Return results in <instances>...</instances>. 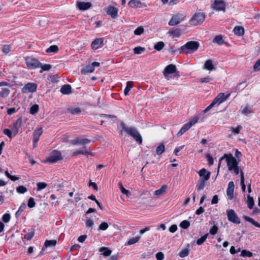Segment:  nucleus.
Here are the masks:
<instances>
[{
	"mask_svg": "<svg viewBox=\"0 0 260 260\" xmlns=\"http://www.w3.org/2000/svg\"><path fill=\"white\" fill-rule=\"evenodd\" d=\"M120 126L127 134L133 137L134 139L139 144L142 143V138L140 133L134 127H128L123 122H121Z\"/></svg>",
	"mask_w": 260,
	"mask_h": 260,
	"instance_id": "obj_1",
	"label": "nucleus"
},
{
	"mask_svg": "<svg viewBox=\"0 0 260 260\" xmlns=\"http://www.w3.org/2000/svg\"><path fill=\"white\" fill-rule=\"evenodd\" d=\"M198 173L201 178L198 181L197 188L198 191H200L206 186V181L210 177V172L207 171L205 168H203L199 171Z\"/></svg>",
	"mask_w": 260,
	"mask_h": 260,
	"instance_id": "obj_2",
	"label": "nucleus"
},
{
	"mask_svg": "<svg viewBox=\"0 0 260 260\" xmlns=\"http://www.w3.org/2000/svg\"><path fill=\"white\" fill-rule=\"evenodd\" d=\"M200 46L199 43L196 41H190L187 42L185 45L179 49L180 53L188 54L197 51Z\"/></svg>",
	"mask_w": 260,
	"mask_h": 260,
	"instance_id": "obj_3",
	"label": "nucleus"
},
{
	"mask_svg": "<svg viewBox=\"0 0 260 260\" xmlns=\"http://www.w3.org/2000/svg\"><path fill=\"white\" fill-rule=\"evenodd\" d=\"M224 159H226L228 169L230 171H232L233 168L238 165V161L237 159L233 156L231 153L226 154L225 153L220 159L218 166V171H219V168L221 165V161Z\"/></svg>",
	"mask_w": 260,
	"mask_h": 260,
	"instance_id": "obj_4",
	"label": "nucleus"
},
{
	"mask_svg": "<svg viewBox=\"0 0 260 260\" xmlns=\"http://www.w3.org/2000/svg\"><path fill=\"white\" fill-rule=\"evenodd\" d=\"M205 14L203 13H196L190 20V24L193 26L200 25L205 20Z\"/></svg>",
	"mask_w": 260,
	"mask_h": 260,
	"instance_id": "obj_5",
	"label": "nucleus"
},
{
	"mask_svg": "<svg viewBox=\"0 0 260 260\" xmlns=\"http://www.w3.org/2000/svg\"><path fill=\"white\" fill-rule=\"evenodd\" d=\"M26 63L27 67L31 69L40 68L42 66V63L38 60L31 57L26 58Z\"/></svg>",
	"mask_w": 260,
	"mask_h": 260,
	"instance_id": "obj_6",
	"label": "nucleus"
},
{
	"mask_svg": "<svg viewBox=\"0 0 260 260\" xmlns=\"http://www.w3.org/2000/svg\"><path fill=\"white\" fill-rule=\"evenodd\" d=\"M62 156L60 151L54 150H53L50 156L47 158V161L49 162L54 163L58 160L62 159Z\"/></svg>",
	"mask_w": 260,
	"mask_h": 260,
	"instance_id": "obj_7",
	"label": "nucleus"
},
{
	"mask_svg": "<svg viewBox=\"0 0 260 260\" xmlns=\"http://www.w3.org/2000/svg\"><path fill=\"white\" fill-rule=\"evenodd\" d=\"M226 214L228 220L236 224H239L240 223V219L234 210H228L226 211Z\"/></svg>",
	"mask_w": 260,
	"mask_h": 260,
	"instance_id": "obj_8",
	"label": "nucleus"
},
{
	"mask_svg": "<svg viewBox=\"0 0 260 260\" xmlns=\"http://www.w3.org/2000/svg\"><path fill=\"white\" fill-rule=\"evenodd\" d=\"M184 19V16L181 14H177L172 16L168 24L170 26L178 24Z\"/></svg>",
	"mask_w": 260,
	"mask_h": 260,
	"instance_id": "obj_9",
	"label": "nucleus"
},
{
	"mask_svg": "<svg viewBox=\"0 0 260 260\" xmlns=\"http://www.w3.org/2000/svg\"><path fill=\"white\" fill-rule=\"evenodd\" d=\"M230 95V93H228L225 95L224 93H220L216 96L212 103L214 104V105L217 103H218V105H219L220 104L228 100Z\"/></svg>",
	"mask_w": 260,
	"mask_h": 260,
	"instance_id": "obj_10",
	"label": "nucleus"
},
{
	"mask_svg": "<svg viewBox=\"0 0 260 260\" xmlns=\"http://www.w3.org/2000/svg\"><path fill=\"white\" fill-rule=\"evenodd\" d=\"M21 118H18L15 121L12 123L11 128L14 136L16 135L18 133L19 129L21 126Z\"/></svg>",
	"mask_w": 260,
	"mask_h": 260,
	"instance_id": "obj_11",
	"label": "nucleus"
},
{
	"mask_svg": "<svg viewBox=\"0 0 260 260\" xmlns=\"http://www.w3.org/2000/svg\"><path fill=\"white\" fill-rule=\"evenodd\" d=\"M37 85L34 83H28L26 84L22 88V91L23 93L34 92L36 91Z\"/></svg>",
	"mask_w": 260,
	"mask_h": 260,
	"instance_id": "obj_12",
	"label": "nucleus"
},
{
	"mask_svg": "<svg viewBox=\"0 0 260 260\" xmlns=\"http://www.w3.org/2000/svg\"><path fill=\"white\" fill-rule=\"evenodd\" d=\"M213 8L214 10L218 11H221L225 12V4L224 1L222 0H215L213 4Z\"/></svg>",
	"mask_w": 260,
	"mask_h": 260,
	"instance_id": "obj_13",
	"label": "nucleus"
},
{
	"mask_svg": "<svg viewBox=\"0 0 260 260\" xmlns=\"http://www.w3.org/2000/svg\"><path fill=\"white\" fill-rule=\"evenodd\" d=\"M176 71V66L173 64H170L165 68L164 71H163V74L166 78L169 79V78H168V75L175 73Z\"/></svg>",
	"mask_w": 260,
	"mask_h": 260,
	"instance_id": "obj_14",
	"label": "nucleus"
},
{
	"mask_svg": "<svg viewBox=\"0 0 260 260\" xmlns=\"http://www.w3.org/2000/svg\"><path fill=\"white\" fill-rule=\"evenodd\" d=\"M43 131L42 128H38L33 133V145L34 147H36V145L39 140L40 136L42 134Z\"/></svg>",
	"mask_w": 260,
	"mask_h": 260,
	"instance_id": "obj_15",
	"label": "nucleus"
},
{
	"mask_svg": "<svg viewBox=\"0 0 260 260\" xmlns=\"http://www.w3.org/2000/svg\"><path fill=\"white\" fill-rule=\"evenodd\" d=\"M234 182L233 181L229 182L226 190V194L230 200H232L234 198Z\"/></svg>",
	"mask_w": 260,
	"mask_h": 260,
	"instance_id": "obj_16",
	"label": "nucleus"
},
{
	"mask_svg": "<svg viewBox=\"0 0 260 260\" xmlns=\"http://www.w3.org/2000/svg\"><path fill=\"white\" fill-rule=\"evenodd\" d=\"M77 6L80 10L85 11L91 7V4L90 2H77Z\"/></svg>",
	"mask_w": 260,
	"mask_h": 260,
	"instance_id": "obj_17",
	"label": "nucleus"
},
{
	"mask_svg": "<svg viewBox=\"0 0 260 260\" xmlns=\"http://www.w3.org/2000/svg\"><path fill=\"white\" fill-rule=\"evenodd\" d=\"M107 13L108 15H110L111 17L115 19L117 17L118 15V9L113 6H109L107 8Z\"/></svg>",
	"mask_w": 260,
	"mask_h": 260,
	"instance_id": "obj_18",
	"label": "nucleus"
},
{
	"mask_svg": "<svg viewBox=\"0 0 260 260\" xmlns=\"http://www.w3.org/2000/svg\"><path fill=\"white\" fill-rule=\"evenodd\" d=\"M103 39L99 38L93 40L91 43V47L92 49H97L102 45L103 43Z\"/></svg>",
	"mask_w": 260,
	"mask_h": 260,
	"instance_id": "obj_19",
	"label": "nucleus"
},
{
	"mask_svg": "<svg viewBox=\"0 0 260 260\" xmlns=\"http://www.w3.org/2000/svg\"><path fill=\"white\" fill-rule=\"evenodd\" d=\"M128 5L133 8H141L143 7L141 2L139 0H131L128 2Z\"/></svg>",
	"mask_w": 260,
	"mask_h": 260,
	"instance_id": "obj_20",
	"label": "nucleus"
},
{
	"mask_svg": "<svg viewBox=\"0 0 260 260\" xmlns=\"http://www.w3.org/2000/svg\"><path fill=\"white\" fill-rule=\"evenodd\" d=\"M60 92L63 94H69L72 93V87L69 84H65L60 88Z\"/></svg>",
	"mask_w": 260,
	"mask_h": 260,
	"instance_id": "obj_21",
	"label": "nucleus"
},
{
	"mask_svg": "<svg viewBox=\"0 0 260 260\" xmlns=\"http://www.w3.org/2000/svg\"><path fill=\"white\" fill-rule=\"evenodd\" d=\"M203 68L210 71H212L214 69L213 60L211 59L207 60L204 63Z\"/></svg>",
	"mask_w": 260,
	"mask_h": 260,
	"instance_id": "obj_22",
	"label": "nucleus"
},
{
	"mask_svg": "<svg viewBox=\"0 0 260 260\" xmlns=\"http://www.w3.org/2000/svg\"><path fill=\"white\" fill-rule=\"evenodd\" d=\"M89 148H87V147H85L84 148V149H81V150H78L76 151H75L73 154V155H77L78 154H84V155H88V154H90V152H89Z\"/></svg>",
	"mask_w": 260,
	"mask_h": 260,
	"instance_id": "obj_23",
	"label": "nucleus"
},
{
	"mask_svg": "<svg viewBox=\"0 0 260 260\" xmlns=\"http://www.w3.org/2000/svg\"><path fill=\"white\" fill-rule=\"evenodd\" d=\"M233 31L235 35L241 36L244 33V29L242 26H236L234 27Z\"/></svg>",
	"mask_w": 260,
	"mask_h": 260,
	"instance_id": "obj_24",
	"label": "nucleus"
},
{
	"mask_svg": "<svg viewBox=\"0 0 260 260\" xmlns=\"http://www.w3.org/2000/svg\"><path fill=\"white\" fill-rule=\"evenodd\" d=\"M253 112V109L251 106L246 105L242 109H241V113L245 116H248V114Z\"/></svg>",
	"mask_w": 260,
	"mask_h": 260,
	"instance_id": "obj_25",
	"label": "nucleus"
},
{
	"mask_svg": "<svg viewBox=\"0 0 260 260\" xmlns=\"http://www.w3.org/2000/svg\"><path fill=\"white\" fill-rule=\"evenodd\" d=\"M67 112L76 115L81 113V110L79 107H70L67 108Z\"/></svg>",
	"mask_w": 260,
	"mask_h": 260,
	"instance_id": "obj_26",
	"label": "nucleus"
},
{
	"mask_svg": "<svg viewBox=\"0 0 260 260\" xmlns=\"http://www.w3.org/2000/svg\"><path fill=\"white\" fill-rule=\"evenodd\" d=\"M89 142L90 140L87 139L77 138L76 139L73 140L72 143L73 144H80L84 145L89 143Z\"/></svg>",
	"mask_w": 260,
	"mask_h": 260,
	"instance_id": "obj_27",
	"label": "nucleus"
},
{
	"mask_svg": "<svg viewBox=\"0 0 260 260\" xmlns=\"http://www.w3.org/2000/svg\"><path fill=\"white\" fill-rule=\"evenodd\" d=\"M94 70V68H93L91 64H90L84 67L81 70V73L85 75L88 73H92Z\"/></svg>",
	"mask_w": 260,
	"mask_h": 260,
	"instance_id": "obj_28",
	"label": "nucleus"
},
{
	"mask_svg": "<svg viewBox=\"0 0 260 260\" xmlns=\"http://www.w3.org/2000/svg\"><path fill=\"white\" fill-rule=\"evenodd\" d=\"M191 126L187 122L185 124L183 127L180 129V131L177 133V137H180L186 131L189 129Z\"/></svg>",
	"mask_w": 260,
	"mask_h": 260,
	"instance_id": "obj_29",
	"label": "nucleus"
},
{
	"mask_svg": "<svg viewBox=\"0 0 260 260\" xmlns=\"http://www.w3.org/2000/svg\"><path fill=\"white\" fill-rule=\"evenodd\" d=\"M191 126L187 122L185 124L183 127L180 129V131L177 133V137H180L186 131L189 129Z\"/></svg>",
	"mask_w": 260,
	"mask_h": 260,
	"instance_id": "obj_30",
	"label": "nucleus"
},
{
	"mask_svg": "<svg viewBox=\"0 0 260 260\" xmlns=\"http://www.w3.org/2000/svg\"><path fill=\"white\" fill-rule=\"evenodd\" d=\"M168 33L172 35L173 38H178L181 35V30L179 28H176L174 29L170 30Z\"/></svg>",
	"mask_w": 260,
	"mask_h": 260,
	"instance_id": "obj_31",
	"label": "nucleus"
},
{
	"mask_svg": "<svg viewBox=\"0 0 260 260\" xmlns=\"http://www.w3.org/2000/svg\"><path fill=\"white\" fill-rule=\"evenodd\" d=\"M167 186L166 185H163L160 188L154 191V194L156 196H160L166 191Z\"/></svg>",
	"mask_w": 260,
	"mask_h": 260,
	"instance_id": "obj_32",
	"label": "nucleus"
},
{
	"mask_svg": "<svg viewBox=\"0 0 260 260\" xmlns=\"http://www.w3.org/2000/svg\"><path fill=\"white\" fill-rule=\"evenodd\" d=\"M57 242L56 240H46L44 243V246L45 247H55L56 245Z\"/></svg>",
	"mask_w": 260,
	"mask_h": 260,
	"instance_id": "obj_33",
	"label": "nucleus"
},
{
	"mask_svg": "<svg viewBox=\"0 0 260 260\" xmlns=\"http://www.w3.org/2000/svg\"><path fill=\"white\" fill-rule=\"evenodd\" d=\"M247 199L246 201V203L247 204L248 207L250 209L253 208V206L254 205V202L253 198L252 197H251L249 195L247 196Z\"/></svg>",
	"mask_w": 260,
	"mask_h": 260,
	"instance_id": "obj_34",
	"label": "nucleus"
},
{
	"mask_svg": "<svg viewBox=\"0 0 260 260\" xmlns=\"http://www.w3.org/2000/svg\"><path fill=\"white\" fill-rule=\"evenodd\" d=\"M244 218L245 220L250 222L251 224L255 226L257 228H260V224L258 223L257 221H255L253 218L247 216H244Z\"/></svg>",
	"mask_w": 260,
	"mask_h": 260,
	"instance_id": "obj_35",
	"label": "nucleus"
},
{
	"mask_svg": "<svg viewBox=\"0 0 260 260\" xmlns=\"http://www.w3.org/2000/svg\"><path fill=\"white\" fill-rule=\"evenodd\" d=\"M100 251L103 252V254L105 256H108L111 254V250L107 247H102L100 249Z\"/></svg>",
	"mask_w": 260,
	"mask_h": 260,
	"instance_id": "obj_36",
	"label": "nucleus"
},
{
	"mask_svg": "<svg viewBox=\"0 0 260 260\" xmlns=\"http://www.w3.org/2000/svg\"><path fill=\"white\" fill-rule=\"evenodd\" d=\"M213 42L218 45H222L223 43L222 37L221 35L216 36L213 39Z\"/></svg>",
	"mask_w": 260,
	"mask_h": 260,
	"instance_id": "obj_37",
	"label": "nucleus"
},
{
	"mask_svg": "<svg viewBox=\"0 0 260 260\" xmlns=\"http://www.w3.org/2000/svg\"><path fill=\"white\" fill-rule=\"evenodd\" d=\"M10 93V89L7 88H3L0 91V96L2 98L7 96Z\"/></svg>",
	"mask_w": 260,
	"mask_h": 260,
	"instance_id": "obj_38",
	"label": "nucleus"
},
{
	"mask_svg": "<svg viewBox=\"0 0 260 260\" xmlns=\"http://www.w3.org/2000/svg\"><path fill=\"white\" fill-rule=\"evenodd\" d=\"M26 208V205L24 203H22L18 209V210L15 213V216L17 218L19 217L21 213L24 211Z\"/></svg>",
	"mask_w": 260,
	"mask_h": 260,
	"instance_id": "obj_39",
	"label": "nucleus"
},
{
	"mask_svg": "<svg viewBox=\"0 0 260 260\" xmlns=\"http://www.w3.org/2000/svg\"><path fill=\"white\" fill-rule=\"evenodd\" d=\"M165 150V147L163 144H160L157 147L156 152L157 155L161 154Z\"/></svg>",
	"mask_w": 260,
	"mask_h": 260,
	"instance_id": "obj_40",
	"label": "nucleus"
},
{
	"mask_svg": "<svg viewBox=\"0 0 260 260\" xmlns=\"http://www.w3.org/2000/svg\"><path fill=\"white\" fill-rule=\"evenodd\" d=\"M209 235V233L206 234L204 236H202L200 238L197 240V244L198 245H202L206 240L208 236Z\"/></svg>",
	"mask_w": 260,
	"mask_h": 260,
	"instance_id": "obj_41",
	"label": "nucleus"
},
{
	"mask_svg": "<svg viewBox=\"0 0 260 260\" xmlns=\"http://www.w3.org/2000/svg\"><path fill=\"white\" fill-rule=\"evenodd\" d=\"M118 186L120 188V189L121 190V192L123 194H125L127 197H129L130 196L131 193L129 191L125 189L121 182L118 183Z\"/></svg>",
	"mask_w": 260,
	"mask_h": 260,
	"instance_id": "obj_42",
	"label": "nucleus"
},
{
	"mask_svg": "<svg viewBox=\"0 0 260 260\" xmlns=\"http://www.w3.org/2000/svg\"><path fill=\"white\" fill-rule=\"evenodd\" d=\"M240 177H241V181L240 184L241 185V188L242 191L244 192L246 190V185L244 183V174L243 172H241L240 173Z\"/></svg>",
	"mask_w": 260,
	"mask_h": 260,
	"instance_id": "obj_43",
	"label": "nucleus"
},
{
	"mask_svg": "<svg viewBox=\"0 0 260 260\" xmlns=\"http://www.w3.org/2000/svg\"><path fill=\"white\" fill-rule=\"evenodd\" d=\"M140 239V236H137V237H136L134 238H132L130 239L127 241V245H131L137 243L139 241Z\"/></svg>",
	"mask_w": 260,
	"mask_h": 260,
	"instance_id": "obj_44",
	"label": "nucleus"
},
{
	"mask_svg": "<svg viewBox=\"0 0 260 260\" xmlns=\"http://www.w3.org/2000/svg\"><path fill=\"white\" fill-rule=\"evenodd\" d=\"M164 43L163 42L160 41L154 45V48L157 51H160L164 48Z\"/></svg>",
	"mask_w": 260,
	"mask_h": 260,
	"instance_id": "obj_45",
	"label": "nucleus"
},
{
	"mask_svg": "<svg viewBox=\"0 0 260 260\" xmlns=\"http://www.w3.org/2000/svg\"><path fill=\"white\" fill-rule=\"evenodd\" d=\"M58 50V48L56 45H51L48 48H47L46 50V52L47 53L53 52L55 53L57 52Z\"/></svg>",
	"mask_w": 260,
	"mask_h": 260,
	"instance_id": "obj_46",
	"label": "nucleus"
},
{
	"mask_svg": "<svg viewBox=\"0 0 260 260\" xmlns=\"http://www.w3.org/2000/svg\"><path fill=\"white\" fill-rule=\"evenodd\" d=\"M132 82H127L126 83V86L124 90V94L126 95L128 94L129 91L131 90V88H132Z\"/></svg>",
	"mask_w": 260,
	"mask_h": 260,
	"instance_id": "obj_47",
	"label": "nucleus"
},
{
	"mask_svg": "<svg viewBox=\"0 0 260 260\" xmlns=\"http://www.w3.org/2000/svg\"><path fill=\"white\" fill-rule=\"evenodd\" d=\"M38 110L39 106L37 104H35L30 107L29 113L32 115H34L38 112Z\"/></svg>",
	"mask_w": 260,
	"mask_h": 260,
	"instance_id": "obj_48",
	"label": "nucleus"
},
{
	"mask_svg": "<svg viewBox=\"0 0 260 260\" xmlns=\"http://www.w3.org/2000/svg\"><path fill=\"white\" fill-rule=\"evenodd\" d=\"M133 50L135 54H140L145 51V48L141 46H138L134 48Z\"/></svg>",
	"mask_w": 260,
	"mask_h": 260,
	"instance_id": "obj_49",
	"label": "nucleus"
},
{
	"mask_svg": "<svg viewBox=\"0 0 260 260\" xmlns=\"http://www.w3.org/2000/svg\"><path fill=\"white\" fill-rule=\"evenodd\" d=\"M241 256L243 257H251L252 256V253L249 251L246 250H242L240 254Z\"/></svg>",
	"mask_w": 260,
	"mask_h": 260,
	"instance_id": "obj_50",
	"label": "nucleus"
},
{
	"mask_svg": "<svg viewBox=\"0 0 260 260\" xmlns=\"http://www.w3.org/2000/svg\"><path fill=\"white\" fill-rule=\"evenodd\" d=\"M27 190V188L23 185L18 186L16 188V191L19 193H24Z\"/></svg>",
	"mask_w": 260,
	"mask_h": 260,
	"instance_id": "obj_51",
	"label": "nucleus"
},
{
	"mask_svg": "<svg viewBox=\"0 0 260 260\" xmlns=\"http://www.w3.org/2000/svg\"><path fill=\"white\" fill-rule=\"evenodd\" d=\"M109 227V224L106 222H102L99 226L98 230L105 231Z\"/></svg>",
	"mask_w": 260,
	"mask_h": 260,
	"instance_id": "obj_52",
	"label": "nucleus"
},
{
	"mask_svg": "<svg viewBox=\"0 0 260 260\" xmlns=\"http://www.w3.org/2000/svg\"><path fill=\"white\" fill-rule=\"evenodd\" d=\"M190 226V222L186 220H183L180 224V226L183 229H186Z\"/></svg>",
	"mask_w": 260,
	"mask_h": 260,
	"instance_id": "obj_53",
	"label": "nucleus"
},
{
	"mask_svg": "<svg viewBox=\"0 0 260 260\" xmlns=\"http://www.w3.org/2000/svg\"><path fill=\"white\" fill-rule=\"evenodd\" d=\"M189 254V250L187 248L183 249L182 250L179 254V255L181 257H184L188 255Z\"/></svg>",
	"mask_w": 260,
	"mask_h": 260,
	"instance_id": "obj_54",
	"label": "nucleus"
},
{
	"mask_svg": "<svg viewBox=\"0 0 260 260\" xmlns=\"http://www.w3.org/2000/svg\"><path fill=\"white\" fill-rule=\"evenodd\" d=\"M218 228L216 225H214L211 228L209 231V234L212 235H215L218 232Z\"/></svg>",
	"mask_w": 260,
	"mask_h": 260,
	"instance_id": "obj_55",
	"label": "nucleus"
},
{
	"mask_svg": "<svg viewBox=\"0 0 260 260\" xmlns=\"http://www.w3.org/2000/svg\"><path fill=\"white\" fill-rule=\"evenodd\" d=\"M213 79L209 76H207L204 78H202L200 79V82L202 83H209L213 81Z\"/></svg>",
	"mask_w": 260,
	"mask_h": 260,
	"instance_id": "obj_56",
	"label": "nucleus"
},
{
	"mask_svg": "<svg viewBox=\"0 0 260 260\" xmlns=\"http://www.w3.org/2000/svg\"><path fill=\"white\" fill-rule=\"evenodd\" d=\"M41 70L40 71V73H42L43 71H49L51 68V66L49 64H45L41 66Z\"/></svg>",
	"mask_w": 260,
	"mask_h": 260,
	"instance_id": "obj_57",
	"label": "nucleus"
},
{
	"mask_svg": "<svg viewBox=\"0 0 260 260\" xmlns=\"http://www.w3.org/2000/svg\"><path fill=\"white\" fill-rule=\"evenodd\" d=\"M36 203L35 202V200L33 198L30 197L28 199V203H27V206L29 208H33L35 206Z\"/></svg>",
	"mask_w": 260,
	"mask_h": 260,
	"instance_id": "obj_58",
	"label": "nucleus"
},
{
	"mask_svg": "<svg viewBox=\"0 0 260 260\" xmlns=\"http://www.w3.org/2000/svg\"><path fill=\"white\" fill-rule=\"evenodd\" d=\"M35 232L34 231L29 232L24 236V238L27 239V240H30L32 238Z\"/></svg>",
	"mask_w": 260,
	"mask_h": 260,
	"instance_id": "obj_59",
	"label": "nucleus"
},
{
	"mask_svg": "<svg viewBox=\"0 0 260 260\" xmlns=\"http://www.w3.org/2000/svg\"><path fill=\"white\" fill-rule=\"evenodd\" d=\"M144 32V28L142 26H139L137 28L135 31L134 34L136 35H141Z\"/></svg>",
	"mask_w": 260,
	"mask_h": 260,
	"instance_id": "obj_60",
	"label": "nucleus"
},
{
	"mask_svg": "<svg viewBox=\"0 0 260 260\" xmlns=\"http://www.w3.org/2000/svg\"><path fill=\"white\" fill-rule=\"evenodd\" d=\"M85 224H86V227L90 228L92 229L93 227V225L94 224L93 220L91 218H89V219H87L85 221Z\"/></svg>",
	"mask_w": 260,
	"mask_h": 260,
	"instance_id": "obj_61",
	"label": "nucleus"
},
{
	"mask_svg": "<svg viewBox=\"0 0 260 260\" xmlns=\"http://www.w3.org/2000/svg\"><path fill=\"white\" fill-rule=\"evenodd\" d=\"M11 216L9 213H5L2 217V219L5 223L8 222L10 220Z\"/></svg>",
	"mask_w": 260,
	"mask_h": 260,
	"instance_id": "obj_62",
	"label": "nucleus"
},
{
	"mask_svg": "<svg viewBox=\"0 0 260 260\" xmlns=\"http://www.w3.org/2000/svg\"><path fill=\"white\" fill-rule=\"evenodd\" d=\"M38 190L43 189L47 186V184L44 182H39L37 184Z\"/></svg>",
	"mask_w": 260,
	"mask_h": 260,
	"instance_id": "obj_63",
	"label": "nucleus"
},
{
	"mask_svg": "<svg viewBox=\"0 0 260 260\" xmlns=\"http://www.w3.org/2000/svg\"><path fill=\"white\" fill-rule=\"evenodd\" d=\"M253 70L254 71H258L260 70V59H258L253 66Z\"/></svg>",
	"mask_w": 260,
	"mask_h": 260,
	"instance_id": "obj_64",
	"label": "nucleus"
}]
</instances>
